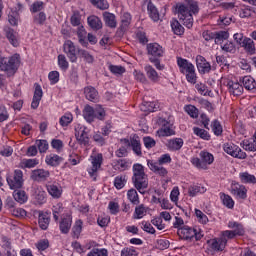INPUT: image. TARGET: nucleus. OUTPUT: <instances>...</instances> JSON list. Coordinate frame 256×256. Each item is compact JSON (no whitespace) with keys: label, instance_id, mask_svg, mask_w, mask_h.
<instances>
[{"label":"nucleus","instance_id":"nucleus-1","mask_svg":"<svg viewBox=\"0 0 256 256\" xmlns=\"http://www.w3.org/2000/svg\"><path fill=\"white\" fill-rule=\"evenodd\" d=\"M176 63L180 73L185 76L186 81L191 85H195L198 79L195 65L181 56L176 57Z\"/></svg>","mask_w":256,"mask_h":256},{"label":"nucleus","instance_id":"nucleus-2","mask_svg":"<svg viewBox=\"0 0 256 256\" xmlns=\"http://www.w3.org/2000/svg\"><path fill=\"white\" fill-rule=\"evenodd\" d=\"M132 173L133 186L135 189H137V191H139V193H143L142 190L149 187V179L145 173V167L143 164L135 163L132 166Z\"/></svg>","mask_w":256,"mask_h":256},{"label":"nucleus","instance_id":"nucleus-3","mask_svg":"<svg viewBox=\"0 0 256 256\" xmlns=\"http://www.w3.org/2000/svg\"><path fill=\"white\" fill-rule=\"evenodd\" d=\"M82 115L85 121L91 124L95 122V119H98V121H105L107 113L105 112V108L101 105H96L94 108L88 104L84 107Z\"/></svg>","mask_w":256,"mask_h":256},{"label":"nucleus","instance_id":"nucleus-4","mask_svg":"<svg viewBox=\"0 0 256 256\" xmlns=\"http://www.w3.org/2000/svg\"><path fill=\"white\" fill-rule=\"evenodd\" d=\"M21 65V56L14 54L10 57H4V60L0 63V71H4L7 75H15L19 71Z\"/></svg>","mask_w":256,"mask_h":256},{"label":"nucleus","instance_id":"nucleus-5","mask_svg":"<svg viewBox=\"0 0 256 256\" xmlns=\"http://www.w3.org/2000/svg\"><path fill=\"white\" fill-rule=\"evenodd\" d=\"M199 157H193L191 158L190 162L196 169H204L207 170L209 165H213V162L215 161V156L211 154V152H207L205 150L201 151L199 153Z\"/></svg>","mask_w":256,"mask_h":256},{"label":"nucleus","instance_id":"nucleus-6","mask_svg":"<svg viewBox=\"0 0 256 256\" xmlns=\"http://www.w3.org/2000/svg\"><path fill=\"white\" fill-rule=\"evenodd\" d=\"M177 235L182 239V241H201L203 239V234L193 226L185 225L180 230L177 231Z\"/></svg>","mask_w":256,"mask_h":256},{"label":"nucleus","instance_id":"nucleus-7","mask_svg":"<svg viewBox=\"0 0 256 256\" xmlns=\"http://www.w3.org/2000/svg\"><path fill=\"white\" fill-rule=\"evenodd\" d=\"M6 181L11 191L23 189L25 179H23V172L19 169L14 170L13 173L6 175Z\"/></svg>","mask_w":256,"mask_h":256},{"label":"nucleus","instance_id":"nucleus-8","mask_svg":"<svg viewBox=\"0 0 256 256\" xmlns=\"http://www.w3.org/2000/svg\"><path fill=\"white\" fill-rule=\"evenodd\" d=\"M196 67L200 75H209L211 71H217V63L215 60H212L211 64L203 55L196 56Z\"/></svg>","mask_w":256,"mask_h":256},{"label":"nucleus","instance_id":"nucleus-9","mask_svg":"<svg viewBox=\"0 0 256 256\" xmlns=\"http://www.w3.org/2000/svg\"><path fill=\"white\" fill-rule=\"evenodd\" d=\"M206 245L208 253L212 255H215V253H223L227 247L226 241L221 239V236L208 239Z\"/></svg>","mask_w":256,"mask_h":256},{"label":"nucleus","instance_id":"nucleus-10","mask_svg":"<svg viewBox=\"0 0 256 256\" xmlns=\"http://www.w3.org/2000/svg\"><path fill=\"white\" fill-rule=\"evenodd\" d=\"M157 123L160 127L157 130L158 137H171L175 135V130H173V124H171V121H169V119L160 117L158 118Z\"/></svg>","mask_w":256,"mask_h":256},{"label":"nucleus","instance_id":"nucleus-11","mask_svg":"<svg viewBox=\"0 0 256 256\" xmlns=\"http://www.w3.org/2000/svg\"><path fill=\"white\" fill-rule=\"evenodd\" d=\"M157 123L160 127L157 130L158 137H171L175 135V130H173V124H171V121H169V119L160 117L158 118Z\"/></svg>","mask_w":256,"mask_h":256},{"label":"nucleus","instance_id":"nucleus-12","mask_svg":"<svg viewBox=\"0 0 256 256\" xmlns=\"http://www.w3.org/2000/svg\"><path fill=\"white\" fill-rule=\"evenodd\" d=\"M91 167L87 168V173L97 181V171L101 169V165H103V154L97 153L90 156Z\"/></svg>","mask_w":256,"mask_h":256},{"label":"nucleus","instance_id":"nucleus-13","mask_svg":"<svg viewBox=\"0 0 256 256\" xmlns=\"http://www.w3.org/2000/svg\"><path fill=\"white\" fill-rule=\"evenodd\" d=\"M120 141L126 147H131L134 155H136L137 157L143 156V152L141 150V139H139L137 134L130 136V138H123Z\"/></svg>","mask_w":256,"mask_h":256},{"label":"nucleus","instance_id":"nucleus-14","mask_svg":"<svg viewBox=\"0 0 256 256\" xmlns=\"http://www.w3.org/2000/svg\"><path fill=\"white\" fill-rule=\"evenodd\" d=\"M223 151H225L227 155H230V157H234V159H247V153L236 144L225 143L223 145Z\"/></svg>","mask_w":256,"mask_h":256},{"label":"nucleus","instance_id":"nucleus-15","mask_svg":"<svg viewBox=\"0 0 256 256\" xmlns=\"http://www.w3.org/2000/svg\"><path fill=\"white\" fill-rule=\"evenodd\" d=\"M63 51L68 57L70 63H77V55H79V47L75 46V43L71 40H66L63 45Z\"/></svg>","mask_w":256,"mask_h":256},{"label":"nucleus","instance_id":"nucleus-16","mask_svg":"<svg viewBox=\"0 0 256 256\" xmlns=\"http://www.w3.org/2000/svg\"><path fill=\"white\" fill-rule=\"evenodd\" d=\"M247 191V187H245V185L240 184L239 182L233 181L230 185V193L238 201H245V199H247Z\"/></svg>","mask_w":256,"mask_h":256},{"label":"nucleus","instance_id":"nucleus-17","mask_svg":"<svg viewBox=\"0 0 256 256\" xmlns=\"http://www.w3.org/2000/svg\"><path fill=\"white\" fill-rule=\"evenodd\" d=\"M75 137L84 147H88L89 145V129L86 126L78 124L75 126Z\"/></svg>","mask_w":256,"mask_h":256},{"label":"nucleus","instance_id":"nucleus-18","mask_svg":"<svg viewBox=\"0 0 256 256\" xmlns=\"http://www.w3.org/2000/svg\"><path fill=\"white\" fill-rule=\"evenodd\" d=\"M147 51L149 55V61L154 59H161L165 55V49L159 43H149L147 44Z\"/></svg>","mask_w":256,"mask_h":256},{"label":"nucleus","instance_id":"nucleus-19","mask_svg":"<svg viewBox=\"0 0 256 256\" xmlns=\"http://www.w3.org/2000/svg\"><path fill=\"white\" fill-rule=\"evenodd\" d=\"M43 99V88H41V84H34V94L31 102V109H38Z\"/></svg>","mask_w":256,"mask_h":256},{"label":"nucleus","instance_id":"nucleus-20","mask_svg":"<svg viewBox=\"0 0 256 256\" xmlns=\"http://www.w3.org/2000/svg\"><path fill=\"white\" fill-rule=\"evenodd\" d=\"M225 85L228 89V93L233 95L234 97H240L243 95V86L239 84V82H235L233 80H227Z\"/></svg>","mask_w":256,"mask_h":256},{"label":"nucleus","instance_id":"nucleus-21","mask_svg":"<svg viewBox=\"0 0 256 256\" xmlns=\"http://www.w3.org/2000/svg\"><path fill=\"white\" fill-rule=\"evenodd\" d=\"M30 177L32 181L43 183V181H47L48 177H51V172L45 169H36V170H32Z\"/></svg>","mask_w":256,"mask_h":256},{"label":"nucleus","instance_id":"nucleus-22","mask_svg":"<svg viewBox=\"0 0 256 256\" xmlns=\"http://www.w3.org/2000/svg\"><path fill=\"white\" fill-rule=\"evenodd\" d=\"M4 32L12 47H19V33L11 27H5Z\"/></svg>","mask_w":256,"mask_h":256},{"label":"nucleus","instance_id":"nucleus-23","mask_svg":"<svg viewBox=\"0 0 256 256\" xmlns=\"http://www.w3.org/2000/svg\"><path fill=\"white\" fill-rule=\"evenodd\" d=\"M131 165H133V162L127 158L118 159L113 162V169L123 173V171H129Z\"/></svg>","mask_w":256,"mask_h":256},{"label":"nucleus","instance_id":"nucleus-24","mask_svg":"<svg viewBox=\"0 0 256 256\" xmlns=\"http://www.w3.org/2000/svg\"><path fill=\"white\" fill-rule=\"evenodd\" d=\"M51 223V215L48 212L38 211V225L42 231L49 229Z\"/></svg>","mask_w":256,"mask_h":256},{"label":"nucleus","instance_id":"nucleus-25","mask_svg":"<svg viewBox=\"0 0 256 256\" xmlns=\"http://www.w3.org/2000/svg\"><path fill=\"white\" fill-rule=\"evenodd\" d=\"M147 165L150 171H153V173H156V175H160V177H165V175L168 173L167 169L159 165V163H157L155 160H147Z\"/></svg>","mask_w":256,"mask_h":256},{"label":"nucleus","instance_id":"nucleus-26","mask_svg":"<svg viewBox=\"0 0 256 256\" xmlns=\"http://www.w3.org/2000/svg\"><path fill=\"white\" fill-rule=\"evenodd\" d=\"M84 95L88 101L97 103L99 101V91L93 86L84 87Z\"/></svg>","mask_w":256,"mask_h":256},{"label":"nucleus","instance_id":"nucleus-27","mask_svg":"<svg viewBox=\"0 0 256 256\" xmlns=\"http://www.w3.org/2000/svg\"><path fill=\"white\" fill-rule=\"evenodd\" d=\"M183 145H185V142L182 140V138H172L167 140L166 143L168 151H181Z\"/></svg>","mask_w":256,"mask_h":256},{"label":"nucleus","instance_id":"nucleus-28","mask_svg":"<svg viewBox=\"0 0 256 256\" xmlns=\"http://www.w3.org/2000/svg\"><path fill=\"white\" fill-rule=\"evenodd\" d=\"M47 192L52 196V199H61L63 188L59 184L46 185Z\"/></svg>","mask_w":256,"mask_h":256},{"label":"nucleus","instance_id":"nucleus-29","mask_svg":"<svg viewBox=\"0 0 256 256\" xmlns=\"http://www.w3.org/2000/svg\"><path fill=\"white\" fill-rule=\"evenodd\" d=\"M87 23L90 29H92V31H99L103 29V22L101 21V18L98 16H89L87 18Z\"/></svg>","mask_w":256,"mask_h":256},{"label":"nucleus","instance_id":"nucleus-30","mask_svg":"<svg viewBox=\"0 0 256 256\" xmlns=\"http://www.w3.org/2000/svg\"><path fill=\"white\" fill-rule=\"evenodd\" d=\"M244 51L247 53V55H255L256 53V47H255V41H253L249 37H245L242 45L240 46Z\"/></svg>","mask_w":256,"mask_h":256},{"label":"nucleus","instance_id":"nucleus-31","mask_svg":"<svg viewBox=\"0 0 256 256\" xmlns=\"http://www.w3.org/2000/svg\"><path fill=\"white\" fill-rule=\"evenodd\" d=\"M13 198L16 203H19L20 205H25V203L29 201V195H27V192H25V190H22L21 188L14 190Z\"/></svg>","mask_w":256,"mask_h":256},{"label":"nucleus","instance_id":"nucleus-32","mask_svg":"<svg viewBox=\"0 0 256 256\" xmlns=\"http://www.w3.org/2000/svg\"><path fill=\"white\" fill-rule=\"evenodd\" d=\"M228 229H232L236 237H243L245 235V228L243 224L235 221L228 222Z\"/></svg>","mask_w":256,"mask_h":256},{"label":"nucleus","instance_id":"nucleus-33","mask_svg":"<svg viewBox=\"0 0 256 256\" xmlns=\"http://www.w3.org/2000/svg\"><path fill=\"white\" fill-rule=\"evenodd\" d=\"M103 20L106 27L115 29L117 27V17L111 12H103Z\"/></svg>","mask_w":256,"mask_h":256},{"label":"nucleus","instance_id":"nucleus-34","mask_svg":"<svg viewBox=\"0 0 256 256\" xmlns=\"http://www.w3.org/2000/svg\"><path fill=\"white\" fill-rule=\"evenodd\" d=\"M45 163L49 167H59L63 163V157L57 154H49L45 158Z\"/></svg>","mask_w":256,"mask_h":256},{"label":"nucleus","instance_id":"nucleus-35","mask_svg":"<svg viewBox=\"0 0 256 256\" xmlns=\"http://www.w3.org/2000/svg\"><path fill=\"white\" fill-rule=\"evenodd\" d=\"M147 11L150 19H152L154 23H157L160 19L159 9H157V6H155L153 2L149 1L147 4Z\"/></svg>","mask_w":256,"mask_h":256},{"label":"nucleus","instance_id":"nucleus-36","mask_svg":"<svg viewBox=\"0 0 256 256\" xmlns=\"http://www.w3.org/2000/svg\"><path fill=\"white\" fill-rule=\"evenodd\" d=\"M81 233H83V220L78 219L75 221L71 230L72 239H80Z\"/></svg>","mask_w":256,"mask_h":256},{"label":"nucleus","instance_id":"nucleus-37","mask_svg":"<svg viewBox=\"0 0 256 256\" xmlns=\"http://www.w3.org/2000/svg\"><path fill=\"white\" fill-rule=\"evenodd\" d=\"M71 225H73V219L70 217L63 218L59 223L60 233L67 235L71 231Z\"/></svg>","mask_w":256,"mask_h":256},{"label":"nucleus","instance_id":"nucleus-38","mask_svg":"<svg viewBox=\"0 0 256 256\" xmlns=\"http://www.w3.org/2000/svg\"><path fill=\"white\" fill-rule=\"evenodd\" d=\"M219 197L222 201V205H224V207H226L227 209H233L235 207V200H233V197H231V195L226 194L225 192H220Z\"/></svg>","mask_w":256,"mask_h":256},{"label":"nucleus","instance_id":"nucleus-39","mask_svg":"<svg viewBox=\"0 0 256 256\" xmlns=\"http://www.w3.org/2000/svg\"><path fill=\"white\" fill-rule=\"evenodd\" d=\"M239 179L244 185H256V177L249 172H242L239 174Z\"/></svg>","mask_w":256,"mask_h":256},{"label":"nucleus","instance_id":"nucleus-40","mask_svg":"<svg viewBox=\"0 0 256 256\" xmlns=\"http://www.w3.org/2000/svg\"><path fill=\"white\" fill-rule=\"evenodd\" d=\"M113 185L117 191H121L127 185V175L120 174L114 178Z\"/></svg>","mask_w":256,"mask_h":256},{"label":"nucleus","instance_id":"nucleus-41","mask_svg":"<svg viewBox=\"0 0 256 256\" xmlns=\"http://www.w3.org/2000/svg\"><path fill=\"white\" fill-rule=\"evenodd\" d=\"M211 131L216 137H221L223 135V125L218 119H214L210 124Z\"/></svg>","mask_w":256,"mask_h":256},{"label":"nucleus","instance_id":"nucleus-42","mask_svg":"<svg viewBox=\"0 0 256 256\" xmlns=\"http://www.w3.org/2000/svg\"><path fill=\"white\" fill-rule=\"evenodd\" d=\"M144 70L146 71V75L150 81L153 83H157V81H159V73H157V70H155L153 66L146 65Z\"/></svg>","mask_w":256,"mask_h":256},{"label":"nucleus","instance_id":"nucleus-43","mask_svg":"<svg viewBox=\"0 0 256 256\" xmlns=\"http://www.w3.org/2000/svg\"><path fill=\"white\" fill-rule=\"evenodd\" d=\"M192 130L196 137L203 139V141H211V134H209V131L199 127H193Z\"/></svg>","mask_w":256,"mask_h":256},{"label":"nucleus","instance_id":"nucleus-44","mask_svg":"<svg viewBox=\"0 0 256 256\" xmlns=\"http://www.w3.org/2000/svg\"><path fill=\"white\" fill-rule=\"evenodd\" d=\"M242 84L246 91H254L256 89V81L251 76H244L242 78Z\"/></svg>","mask_w":256,"mask_h":256},{"label":"nucleus","instance_id":"nucleus-45","mask_svg":"<svg viewBox=\"0 0 256 256\" xmlns=\"http://www.w3.org/2000/svg\"><path fill=\"white\" fill-rule=\"evenodd\" d=\"M207 191V188H205L202 185H191L188 188V195L189 197H197V195H199V193L203 194Z\"/></svg>","mask_w":256,"mask_h":256},{"label":"nucleus","instance_id":"nucleus-46","mask_svg":"<svg viewBox=\"0 0 256 256\" xmlns=\"http://www.w3.org/2000/svg\"><path fill=\"white\" fill-rule=\"evenodd\" d=\"M243 149H245V151H256V131L252 138L243 140Z\"/></svg>","mask_w":256,"mask_h":256},{"label":"nucleus","instance_id":"nucleus-47","mask_svg":"<svg viewBox=\"0 0 256 256\" xmlns=\"http://www.w3.org/2000/svg\"><path fill=\"white\" fill-rule=\"evenodd\" d=\"M227 39H229V32L227 31L214 32V43L216 45H222L223 41H227Z\"/></svg>","mask_w":256,"mask_h":256},{"label":"nucleus","instance_id":"nucleus-48","mask_svg":"<svg viewBox=\"0 0 256 256\" xmlns=\"http://www.w3.org/2000/svg\"><path fill=\"white\" fill-rule=\"evenodd\" d=\"M184 111L191 117V119H198L199 118V109L195 107V105L187 104L184 106Z\"/></svg>","mask_w":256,"mask_h":256},{"label":"nucleus","instance_id":"nucleus-49","mask_svg":"<svg viewBox=\"0 0 256 256\" xmlns=\"http://www.w3.org/2000/svg\"><path fill=\"white\" fill-rule=\"evenodd\" d=\"M131 14L129 12L123 13L121 17V26L120 29L121 31H127L129 29V26L131 25Z\"/></svg>","mask_w":256,"mask_h":256},{"label":"nucleus","instance_id":"nucleus-50","mask_svg":"<svg viewBox=\"0 0 256 256\" xmlns=\"http://www.w3.org/2000/svg\"><path fill=\"white\" fill-rule=\"evenodd\" d=\"M127 199L132 203V205H139V194L137 193V190L134 188H131L127 191Z\"/></svg>","mask_w":256,"mask_h":256},{"label":"nucleus","instance_id":"nucleus-51","mask_svg":"<svg viewBox=\"0 0 256 256\" xmlns=\"http://www.w3.org/2000/svg\"><path fill=\"white\" fill-rule=\"evenodd\" d=\"M171 29L175 35H183L185 33V28L177 19L171 21Z\"/></svg>","mask_w":256,"mask_h":256},{"label":"nucleus","instance_id":"nucleus-52","mask_svg":"<svg viewBox=\"0 0 256 256\" xmlns=\"http://www.w3.org/2000/svg\"><path fill=\"white\" fill-rule=\"evenodd\" d=\"M142 111H148L149 113H155L159 110V103L157 102H144L141 107Z\"/></svg>","mask_w":256,"mask_h":256},{"label":"nucleus","instance_id":"nucleus-53","mask_svg":"<svg viewBox=\"0 0 256 256\" xmlns=\"http://www.w3.org/2000/svg\"><path fill=\"white\" fill-rule=\"evenodd\" d=\"M178 17L181 19L183 17H186L187 15H191V11H189V6L185 4L178 3L176 5Z\"/></svg>","mask_w":256,"mask_h":256},{"label":"nucleus","instance_id":"nucleus-54","mask_svg":"<svg viewBox=\"0 0 256 256\" xmlns=\"http://www.w3.org/2000/svg\"><path fill=\"white\" fill-rule=\"evenodd\" d=\"M57 59L59 69L64 72L67 71L69 69V61H67V57L64 54H60Z\"/></svg>","mask_w":256,"mask_h":256},{"label":"nucleus","instance_id":"nucleus-55","mask_svg":"<svg viewBox=\"0 0 256 256\" xmlns=\"http://www.w3.org/2000/svg\"><path fill=\"white\" fill-rule=\"evenodd\" d=\"M147 215V207L144 204H140L135 207L134 219H143V216Z\"/></svg>","mask_w":256,"mask_h":256},{"label":"nucleus","instance_id":"nucleus-56","mask_svg":"<svg viewBox=\"0 0 256 256\" xmlns=\"http://www.w3.org/2000/svg\"><path fill=\"white\" fill-rule=\"evenodd\" d=\"M63 213V203L58 202L52 206V215L54 221H59V215Z\"/></svg>","mask_w":256,"mask_h":256},{"label":"nucleus","instance_id":"nucleus-57","mask_svg":"<svg viewBox=\"0 0 256 256\" xmlns=\"http://www.w3.org/2000/svg\"><path fill=\"white\" fill-rule=\"evenodd\" d=\"M8 21L12 27H17L19 25V11L11 10L8 15Z\"/></svg>","mask_w":256,"mask_h":256},{"label":"nucleus","instance_id":"nucleus-58","mask_svg":"<svg viewBox=\"0 0 256 256\" xmlns=\"http://www.w3.org/2000/svg\"><path fill=\"white\" fill-rule=\"evenodd\" d=\"M43 9H45V3L43 1H35L30 6V13H41Z\"/></svg>","mask_w":256,"mask_h":256},{"label":"nucleus","instance_id":"nucleus-59","mask_svg":"<svg viewBox=\"0 0 256 256\" xmlns=\"http://www.w3.org/2000/svg\"><path fill=\"white\" fill-rule=\"evenodd\" d=\"M35 145L39 153H45L46 151H49V142H47V140H36Z\"/></svg>","mask_w":256,"mask_h":256},{"label":"nucleus","instance_id":"nucleus-60","mask_svg":"<svg viewBox=\"0 0 256 256\" xmlns=\"http://www.w3.org/2000/svg\"><path fill=\"white\" fill-rule=\"evenodd\" d=\"M70 123H73V114L71 113H65L63 116H61L59 120V124L61 127H67L70 125Z\"/></svg>","mask_w":256,"mask_h":256},{"label":"nucleus","instance_id":"nucleus-61","mask_svg":"<svg viewBox=\"0 0 256 256\" xmlns=\"http://www.w3.org/2000/svg\"><path fill=\"white\" fill-rule=\"evenodd\" d=\"M33 21L36 25H45L47 14H45V12H39L33 16Z\"/></svg>","mask_w":256,"mask_h":256},{"label":"nucleus","instance_id":"nucleus-62","mask_svg":"<svg viewBox=\"0 0 256 256\" xmlns=\"http://www.w3.org/2000/svg\"><path fill=\"white\" fill-rule=\"evenodd\" d=\"M195 216L198 219V222L201 223V225H207L209 223V217L203 213L200 209H195Z\"/></svg>","mask_w":256,"mask_h":256},{"label":"nucleus","instance_id":"nucleus-63","mask_svg":"<svg viewBox=\"0 0 256 256\" xmlns=\"http://www.w3.org/2000/svg\"><path fill=\"white\" fill-rule=\"evenodd\" d=\"M87 256H109V252L105 248H93Z\"/></svg>","mask_w":256,"mask_h":256},{"label":"nucleus","instance_id":"nucleus-64","mask_svg":"<svg viewBox=\"0 0 256 256\" xmlns=\"http://www.w3.org/2000/svg\"><path fill=\"white\" fill-rule=\"evenodd\" d=\"M121 256H137L139 253L135 250V247H125L121 250Z\"/></svg>","mask_w":256,"mask_h":256}]
</instances>
